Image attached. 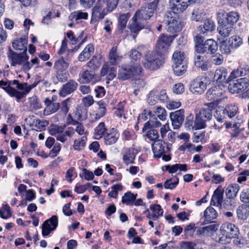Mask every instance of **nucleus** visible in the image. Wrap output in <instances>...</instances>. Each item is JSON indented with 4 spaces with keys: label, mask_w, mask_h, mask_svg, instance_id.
I'll list each match as a JSON object with an SVG mask.
<instances>
[{
    "label": "nucleus",
    "mask_w": 249,
    "mask_h": 249,
    "mask_svg": "<svg viewBox=\"0 0 249 249\" xmlns=\"http://www.w3.org/2000/svg\"><path fill=\"white\" fill-rule=\"evenodd\" d=\"M213 102H210L204 105L198 113L196 115L194 126L195 130L203 129L206 126V122L212 118V110L214 107Z\"/></svg>",
    "instance_id": "1"
},
{
    "label": "nucleus",
    "mask_w": 249,
    "mask_h": 249,
    "mask_svg": "<svg viewBox=\"0 0 249 249\" xmlns=\"http://www.w3.org/2000/svg\"><path fill=\"white\" fill-rule=\"evenodd\" d=\"M164 63L162 55L156 51L147 52L142 61L143 66L147 69L155 70Z\"/></svg>",
    "instance_id": "2"
},
{
    "label": "nucleus",
    "mask_w": 249,
    "mask_h": 249,
    "mask_svg": "<svg viewBox=\"0 0 249 249\" xmlns=\"http://www.w3.org/2000/svg\"><path fill=\"white\" fill-rule=\"evenodd\" d=\"M142 68L140 66L124 65L119 69L118 77L122 80H126L140 74Z\"/></svg>",
    "instance_id": "3"
},
{
    "label": "nucleus",
    "mask_w": 249,
    "mask_h": 249,
    "mask_svg": "<svg viewBox=\"0 0 249 249\" xmlns=\"http://www.w3.org/2000/svg\"><path fill=\"white\" fill-rule=\"evenodd\" d=\"M164 21L166 29L168 32L175 33L181 29V24L179 19L172 16L171 11L167 12L164 17Z\"/></svg>",
    "instance_id": "4"
},
{
    "label": "nucleus",
    "mask_w": 249,
    "mask_h": 249,
    "mask_svg": "<svg viewBox=\"0 0 249 249\" xmlns=\"http://www.w3.org/2000/svg\"><path fill=\"white\" fill-rule=\"evenodd\" d=\"M158 3V0H156L146 3L135 13V15L137 17L141 18L142 20L145 21L148 19L153 15Z\"/></svg>",
    "instance_id": "5"
},
{
    "label": "nucleus",
    "mask_w": 249,
    "mask_h": 249,
    "mask_svg": "<svg viewBox=\"0 0 249 249\" xmlns=\"http://www.w3.org/2000/svg\"><path fill=\"white\" fill-rule=\"evenodd\" d=\"M7 56L10 65L13 67L21 65L24 62L28 61L29 58L26 50L21 53H18L13 51L10 47L9 48Z\"/></svg>",
    "instance_id": "6"
},
{
    "label": "nucleus",
    "mask_w": 249,
    "mask_h": 249,
    "mask_svg": "<svg viewBox=\"0 0 249 249\" xmlns=\"http://www.w3.org/2000/svg\"><path fill=\"white\" fill-rule=\"evenodd\" d=\"M249 86V80L247 78L237 79H231L228 85V89L232 93H240L247 89Z\"/></svg>",
    "instance_id": "7"
},
{
    "label": "nucleus",
    "mask_w": 249,
    "mask_h": 249,
    "mask_svg": "<svg viewBox=\"0 0 249 249\" xmlns=\"http://www.w3.org/2000/svg\"><path fill=\"white\" fill-rule=\"evenodd\" d=\"M196 0H169V7L174 14L183 12L189 4L194 2Z\"/></svg>",
    "instance_id": "8"
},
{
    "label": "nucleus",
    "mask_w": 249,
    "mask_h": 249,
    "mask_svg": "<svg viewBox=\"0 0 249 249\" xmlns=\"http://www.w3.org/2000/svg\"><path fill=\"white\" fill-rule=\"evenodd\" d=\"M219 231L221 235L228 238L236 237L239 234L238 228L234 224L231 223L223 224L220 227Z\"/></svg>",
    "instance_id": "9"
},
{
    "label": "nucleus",
    "mask_w": 249,
    "mask_h": 249,
    "mask_svg": "<svg viewBox=\"0 0 249 249\" xmlns=\"http://www.w3.org/2000/svg\"><path fill=\"white\" fill-rule=\"evenodd\" d=\"M152 151L155 158H160L162 155L170 151L168 145L161 140L154 142Z\"/></svg>",
    "instance_id": "10"
},
{
    "label": "nucleus",
    "mask_w": 249,
    "mask_h": 249,
    "mask_svg": "<svg viewBox=\"0 0 249 249\" xmlns=\"http://www.w3.org/2000/svg\"><path fill=\"white\" fill-rule=\"evenodd\" d=\"M206 78L204 76H199L192 82L191 91L194 93L201 94L206 89Z\"/></svg>",
    "instance_id": "11"
},
{
    "label": "nucleus",
    "mask_w": 249,
    "mask_h": 249,
    "mask_svg": "<svg viewBox=\"0 0 249 249\" xmlns=\"http://www.w3.org/2000/svg\"><path fill=\"white\" fill-rule=\"evenodd\" d=\"M172 41L173 38L171 36H166L163 35L160 36L156 44V52L160 53L162 55V54L169 48Z\"/></svg>",
    "instance_id": "12"
},
{
    "label": "nucleus",
    "mask_w": 249,
    "mask_h": 249,
    "mask_svg": "<svg viewBox=\"0 0 249 249\" xmlns=\"http://www.w3.org/2000/svg\"><path fill=\"white\" fill-rule=\"evenodd\" d=\"M239 13L236 11L224 12L222 13V18L219 16L218 19L233 27L239 20Z\"/></svg>",
    "instance_id": "13"
},
{
    "label": "nucleus",
    "mask_w": 249,
    "mask_h": 249,
    "mask_svg": "<svg viewBox=\"0 0 249 249\" xmlns=\"http://www.w3.org/2000/svg\"><path fill=\"white\" fill-rule=\"evenodd\" d=\"M224 189L221 186H218L214 191L211 200V205L226 208V203L223 200Z\"/></svg>",
    "instance_id": "14"
},
{
    "label": "nucleus",
    "mask_w": 249,
    "mask_h": 249,
    "mask_svg": "<svg viewBox=\"0 0 249 249\" xmlns=\"http://www.w3.org/2000/svg\"><path fill=\"white\" fill-rule=\"evenodd\" d=\"M58 225V218L56 215H53L50 219L46 220L42 226L43 236L48 235L52 231L56 229Z\"/></svg>",
    "instance_id": "15"
},
{
    "label": "nucleus",
    "mask_w": 249,
    "mask_h": 249,
    "mask_svg": "<svg viewBox=\"0 0 249 249\" xmlns=\"http://www.w3.org/2000/svg\"><path fill=\"white\" fill-rule=\"evenodd\" d=\"M217 42L213 39H209L204 43L203 46L197 48V53L213 54L217 51Z\"/></svg>",
    "instance_id": "16"
},
{
    "label": "nucleus",
    "mask_w": 249,
    "mask_h": 249,
    "mask_svg": "<svg viewBox=\"0 0 249 249\" xmlns=\"http://www.w3.org/2000/svg\"><path fill=\"white\" fill-rule=\"evenodd\" d=\"M228 72L227 70L223 67H220L215 71L214 78L216 82L221 84L229 83L231 79L235 78L231 77V74L228 76Z\"/></svg>",
    "instance_id": "17"
},
{
    "label": "nucleus",
    "mask_w": 249,
    "mask_h": 249,
    "mask_svg": "<svg viewBox=\"0 0 249 249\" xmlns=\"http://www.w3.org/2000/svg\"><path fill=\"white\" fill-rule=\"evenodd\" d=\"M184 111L181 109L170 114V117L174 129L179 128L182 125L184 119Z\"/></svg>",
    "instance_id": "18"
},
{
    "label": "nucleus",
    "mask_w": 249,
    "mask_h": 249,
    "mask_svg": "<svg viewBox=\"0 0 249 249\" xmlns=\"http://www.w3.org/2000/svg\"><path fill=\"white\" fill-rule=\"evenodd\" d=\"M144 20H142L135 14L129 21V29L132 33L137 34L144 27Z\"/></svg>",
    "instance_id": "19"
},
{
    "label": "nucleus",
    "mask_w": 249,
    "mask_h": 249,
    "mask_svg": "<svg viewBox=\"0 0 249 249\" xmlns=\"http://www.w3.org/2000/svg\"><path fill=\"white\" fill-rule=\"evenodd\" d=\"M218 227V225L213 224L207 226L198 228L196 231V234L204 236H211L217 230Z\"/></svg>",
    "instance_id": "20"
},
{
    "label": "nucleus",
    "mask_w": 249,
    "mask_h": 249,
    "mask_svg": "<svg viewBox=\"0 0 249 249\" xmlns=\"http://www.w3.org/2000/svg\"><path fill=\"white\" fill-rule=\"evenodd\" d=\"M78 84L75 81L71 80L63 86L59 92V95L62 97H65L74 92Z\"/></svg>",
    "instance_id": "21"
},
{
    "label": "nucleus",
    "mask_w": 249,
    "mask_h": 249,
    "mask_svg": "<svg viewBox=\"0 0 249 249\" xmlns=\"http://www.w3.org/2000/svg\"><path fill=\"white\" fill-rule=\"evenodd\" d=\"M117 68L114 66H110L108 64H105L101 70V75L104 76L107 75V79L112 80L116 76Z\"/></svg>",
    "instance_id": "22"
},
{
    "label": "nucleus",
    "mask_w": 249,
    "mask_h": 249,
    "mask_svg": "<svg viewBox=\"0 0 249 249\" xmlns=\"http://www.w3.org/2000/svg\"><path fill=\"white\" fill-rule=\"evenodd\" d=\"M107 10L102 7L100 4H97L92 9V20L102 19L107 14Z\"/></svg>",
    "instance_id": "23"
},
{
    "label": "nucleus",
    "mask_w": 249,
    "mask_h": 249,
    "mask_svg": "<svg viewBox=\"0 0 249 249\" xmlns=\"http://www.w3.org/2000/svg\"><path fill=\"white\" fill-rule=\"evenodd\" d=\"M122 58L123 56L118 51L117 47L112 48L108 54L109 63L112 65H117L121 62Z\"/></svg>",
    "instance_id": "24"
},
{
    "label": "nucleus",
    "mask_w": 249,
    "mask_h": 249,
    "mask_svg": "<svg viewBox=\"0 0 249 249\" xmlns=\"http://www.w3.org/2000/svg\"><path fill=\"white\" fill-rule=\"evenodd\" d=\"M215 27L214 23L212 20L208 19L205 20L203 24L198 28V31L203 35H206L208 33L213 31Z\"/></svg>",
    "instance_id": "25"
},
{
    "label": "nucleus",
    "mask_w": 249,
    "mask_h": 249,
    "mask_svg": "<svg viewBox=\"0 0 249 249\" xmlns=\"http://www.w3.org/2000/svg\"><path fill=\"white\" fill-rule=\"evenodd\" d=\"M35 86L28 85L26 83H22L21 85H18V89L20 90H24V91L20 92L16 90L17 93L15 94L18 95L15 96V97H16L18 101L25 97L26 94L28 93L31 89Z\"/></svg>",
    "instance_id": "26"
},
{
    "label": "nucleus",
    "mask_w": 249,
    "mask_h": 249,
    "mask_svg": "<svg viewBox=\"0 0 249 249\" xmlns=\"http://www.w3.org/2000/svg\"><path fill=\"white\" fill-rule=\"evenodd\" d=\"M219 26L218 27V31L219 34L223 37H226L228 36L231 32L233 30V27L231 25H229L224 22H222L220 20H218Z\"/></svg>",
    "instance_id": "27"
},
{
    "label": "nucleus",
    "mask_w": 249,
    "mask_h": 249,
    "mask_svg": "<svg viewBox=\"0 0 249 249\" xmlns=\"http://www.w3.org/2000/svg\"><path fill=\"white\" fill-rule=\"evenodd\" d=\"M94 51L93 45L91 44H89L79 55V60L83 62L88 60L93 54Z\"/></svg>",
    "instance_id": "28"
},
{
    "label": "nucleus",
    "mask_w": 249,
    "mask_h": 249,
    "mask_svg": "<svg viewBox=\"0 0 249 249\" xmlns=\"http://www.w3.org/2000/svg\"><path fill=\"white\" fill-rule=\"evenodd\" d=\"M79 76V81L80 83H88L93 79L94 73L93 71L83 70L80 72Z\"/></svg>",
    "instance_id": "29"
},
{
    "label": "nucleus",
    "mask_w": 249,
    "mask_h": 249,
    "mask_svg": "<svg viewBox=\"0 0 249 249\" xmlns=\"http://www.w3.org/2000/svg\"><path fill=\"white\" fill-rule=\"evenodd\" d=\"M119 137V134L114 128L110 130L109 133H107L105 135L104 140L106 144L111 145L115 143Z\"/></svg>",
    "instance_id": "30"
},
{
    "label": "nucleus",
    "mask_w": 249,
    "mask_h": 249,
    "mask_svg": "<svg viewBox=\"0 0 249 249\" xmlns=\"http://www.w3.org/2000/svg\"><path fill=\"white\" fill-rule=\"evenodd\" d=\"M137 150L134 148H131L126 150L125 153L123 156V160L126 164L134 163V160L137 154Z\"/></svg>",
    "instance_id": "31"
},
{
    "label": "nucleus",
    "mask_w": 249,
    "mask_h": 249,
    "mask_svg": "<svg viewBox=\"0 0 249 249\" xmlns=\"http://www.w3.org/2000/svg\"><path fill=\"white\" fill-rule=\"evenodd\" d=\"M249 72V66L245 64H241L236 70L231 72V77L236 78L246 75Z\"/></svg>",
    "instance_id": "32"
},
{
    "label": "nucleus",
    "mask_w": 249,
    "mask_h": 249,
    "mask_svg": "<svg viewBox=\"0 0 249 249\" xmlns=\"http://www.w3.org/2000/svg\"><path fill=\"white\" fill-rule=\"evenodd\" d=\"M69 66V62L68 59H65L61 57L55 61L54 64V68L56 71H67Z\"/></svg>",
    "instance_id": "33"
},
{
    "label": "nucleus",
    "mask_w": 249,
    "mask_h": 249,
    "mask_svg": "<svg viewBox=\"0 0 249 249\" xmlns=\"http://www.w3.org/2000/svg\"><path fill=\"white\" fill-rule=\"evenodd\" d=\"M217 216V212L211 206L208 207L204 212L203 217L205 221L208 222H211L215 219Z\"/></svg>",
    "instance_id": "34"
},
{
    "label": "nucleus",
    "mask_w": 249,
    "mask_h": 249,
    "mask_svg": "<svg viewBox=\"0 0 249 249\" xmlns=\"http://www.w3.org/2000/svg\"><path fill=\"white\" fill-rule=\"evenodd\" d=\"M238 218L242 220H246L249 216V205L242 204L236 210Z\"/></svg>",
    "instance_id": "35"
},
{
    "label": "nucleus",
    "mask_w": 249,
    "mask_h": 249,
    "mask_svg": "<svg viewBox=\"0 0 249 249\" xmlns=\"http://www.w3.org/2000/svg\"><path fill=\"white\" fill-rule=\"evenodd\" d=\"M195 64L196 66L200 68L203 71H207L209 68L208 61L204 56L200 55H197L196 57Z\"/></svg>",
    "instance_id": "36"
},
{
    "label": "nucleus",
    "mask_w": 249,
    "mask_h": 249,
    "mask_svg": "<svg viewBox=\"0 0 249 249\" xmlns=\"http://www.w3.org/2000/svg\"><path fill=\"white\" fill-rule=\"evenodd\" d=\"M221 95V93L220 92L219 88L216 87H213L210 89L206 93L207 98L209 100L212 101V102L218 100V97Z\"/></svg>",
    "instance_id": "37"
},
{
    "label": "nucleus",
    "mask_w": 249,
    "mask_h": 249,
    "mask_svg": "<svg viewBox=\"0 0 249 249\" xmlns=\"http://www.w3.org/2000/svg\"><path fill=\"white\" fill-rule=\"evenodd\" d=\"M172 68L174 73L177 76H180L186 71L187 68V63L186 62H183L178 64L174 63Z\"/></svg>",
    "instance_id": "38"
},
{
    "label": "nucleus",
    "mask_w": 249,
    "mask_h": 249,
    "mask_svg": "<svg viewBox=\"0 0 249 249\" xmlns=\"http://www.w3.org/2000/svg\"><path fill=\"white\" fill-rule=\"evenodd\" d=\"M240 189L238 184H233L229 186L226 190V195L229 199L234 198Z\"/></svg>",
    "instance_id": "39"
},
{
    "label": "nucleus",
    "mask_w": 249,
    "mask_h": 249,
    "mask_svg": "<svg viewBox=\"0 0 249 249\" xmlns=\"http://www.w3.org/2000/svg\"><path fill=\"white\" fill-rule=\"evenodd\" d=\"M49 124V122L47 121H41L39 119H34L32 124L33 129L37 131H41L44 130L46 126Z\"/></svg>",
    "instance_id": "40"
},
{
    "label": "nucleus",
    "mask_w": 249,
    "mask_h": 249,
    "mask_svg": "<svg viewBox=\"0 0 249 249\" xmlns=\"http://www.w3.org/2000/svg\"><path fill=\"white\" fill-rule=\"evenodd\" d=\"M205 13L204 9L201 7H196L192 11L191 19L195 21H199L204 18Z\"/></svg>",
    "instance_id": "41"
},
{
    "label": "nucleus",
    "mask_w": 249,
    "mask_h": 249,
    "mask_svg": "<svg viewBox=\"0 0 249 249\" xmlns=\"http://www.w3.org/2000/svg\"><path fill=\"white\" fill-rule=\"evenodd\" d=\"M0 87L3 89L11 97H15V96L18 95L15 94L17 93L16 89L10 86L9 81H0Z\"/></svg>",
    "instance_id": "42"
},
{
    "label": "nucleus",
    "mask_w": 249,
    "mask_h": 249,
    "mask_svg": "<svg viewBox=\"0 0 249 249\" xmlns=\"http://www.w3.org/2000/svg\"><path fill=\"white\" fill-rule=\"evenodd\" d=\"M88 17V14L87 12H83L80 10L73 12L71 14L69 18L71 20H75L78 21L82 19H87Z\"/></svg>",
    "instance_id": "43"
},
{
    "label": "nucleus",
    "mask_w": 249,
    "mask_h": 249,
    "mask_svg": "<svg viewBox=\"0 0 249 249\" xmlns=\"http://www.w3.org/2000/svg\"><path fill=\"white\" fill-rule=\"evenodd\" d=\"M137 194L134 195L130 192L125 193L122 198V202L127 205H132L136 200Z\"/></svg>",
    "instance_id": "44"
},
{
    "label": "nucleus",
    "mask_w": 249,
    "mask_h": 249,
    "mask_svg": "<svg viewBox=\"0 0 249 249\" xmlns=\"http://www.w3.org/2000/svg\"><path fill=\"white\" fill-rule=\"evenodd\" d=\"M243 43L242 39L238 36H233L228 40L229 45L231 49H236Z\"/></svg>",
    "instance_id": "45"
},
{
    "label": "nucleus",
    "mask_w": 249,
    "mask_h": 249,
    "mask_svg": "<svg viewBox=\"0 0 249 249\" xmlns=\"http://www.w3.org/2000/svg\"><path fill=\"white\" fill-rule=\"evenodd\" d=\"M217 120L219 122H223L225 119L228 117V114L223 107H218L214 115Z\"/></svg>",
    "instance_id": "46"
},
{
    "label": "nucleus",
    "mask_w": 249,
    "mask_h": 249,
    "mask_svg": "<svg viewBox=\"0 0 249 249\" xmlns=\"http://www.w3.org/2000/svg\"><path fill=\"white\" fill-rule=\"evenodd\" d=\"M128 17L126 14L121 15L118 21V30L120 33H123L125 30Z\"/></svg>",
    "instance_id": "47"
},
{
    "label": "nucleus",
    "mask_w": 249,
    "mask_h": 249,
    "mask_svg": "<svg viewBox=\"0 0 249 249\" xmlns=\"http://www.w3.org/2000/svg\"><path fill=\"white\" fill-rule=\"evenodd\" d=\"M87 140L86 136H83L80 139L75 140L73 145L74 149L80 150L83 148L86 145Z\"/></svg>",
    "instance_id": "48"
},
{
    "label": "nucleus",
    "mask_w": 249,
    "mask_h": 249,
    "mask_svg": "<svg viewBox=\"0 0 249 249\" xmlns=\"http://www.w3.org/2000/svg\"><path fill=\"white\" fill-rule=\"evenodd\" d=\"M185 57L184 53L178 51L175 52L172 56L174 64H178L179 63L186 62L185 60Z\"/></svg>",
    "instance_id": "49"
},
{
    "label": "nucleus",
    "mask_w": 249,
    "mask_h": 249,
    "mask_svg": "<svg viewBox=\"0 0 249 249\" xmlns=\"http://www.w3.org/2000/svg\"><path fill=\"white\" fill-rule=\"evenodd\" d=\"M179 179L178 178H174L167 179L164 183L165 189H173L178 184Z\"/></svg>",
    "instance_id": "50"
},
{
    "label": "nucleus",
    "mask_w": 249,
    "mask_h": 249,
    "mask_svg": "<svg viewBox=\"0 0 249 249\" xmlns=\"http://www.w3.org/2000/svg\"><path fill=\"white\" fill-rule=\"evenodd\" d=\"M60 108V104L58 103H53L47 108H45L44 114L49 115L56 112Z\"/></svg>",
    "instance_id": "51"
},
{
    "label": "nucleus",
    "mask_w": 249,
    "mask_h": 249,
    "mask_svg": "<svg viewBox=\"0 0 249 249\" xmlns=\"http://www.w3.org/2000/svg\"><path fill=\"white\" fill-rule=\"evenodd\" d=\"M106 129L105 124L103 122L100 123L95 129V135L97 139L101 138L104 134Z\"/></svg>",
    "instance_id": "52"
},
{
    "label": "nucleus",
    "mask_w": 249,
    "mask_h": 249,
    "mask_svg": "<svg viewBox=\"0 0 249 249\" xmlns=\"http://www.w3.org/2000/svg\"><path fill=\"white\" fill-rule=\"evenodd\" d=\"M205 36L202 34L197 35L194 38V41L195 42L196 51L197 53V48L198 47H202L203 45L204 40L205 39Z\"/></svg>",
    "instance_id": "53"
},
{
    "label": "nucleus",
    "mask_w": 249,
    "mask_h": 249,
    "mask_svg": "<svg viewBox=\"0 0 249 249\" xmlns=\"http://www.w3.org/2000/svg\"><path fill=\"white\" fill-rule=\"evenodd\" d=\"M69 75L67 71H56V77L61 82H64L68 78Z\"/></svg>",
    "instance_id": "54"
},
{
    "label": "nucleus",
    "mask_w": 249,
    "mask_h": 249,
    "mask_svg": "<svg viewBox=\"0 0 249 249\" xmlns=\"http://www.w3.org/2000/svg\"><path fill=\"white\" fill-rule=\"evenodd\" d=\"M30 107L34 109L37 110L41 107V104L38 102L37 98L36 96L30 97L28 99Z\"/></svg>",
    "instance_id": "55"
},
{
    "label": "nucleus",
    "mask_w": 249,
    "mask_h": 249,
    "mask_svg": "<svg viewBox=\"0 0 249 249\" xmlns=\"http://www.w3.org/2000/svg\"><path fill=\"white\" fill-rule=\"evenodd\" d=\"M11 215L10 207L7 205H4L0 209V216L3 219H7Z\"/></svg>",
    "instance_id": "56"
},
{
    "label": "nucleus",
    "mask_w": 249,
    "mask_h": 249,
    "mask_svg": "<svg viewBox=\"0 0 249 249\" xmlns=\"http://www.w3.org/2000/svg\"><path fill=\"white\" fill-rule=\"evenodd\" d=\"M226 111L228 114V118H231L235 115L238 110V108L234 105H230L225 108Z\"/></svg>",
    "instance_id": "57"
},
{
    "label": "nucleus",
    "mask_w": 249,
    "mask_h": 249,
    "mask_svg": "<svg viewBox=\"0 0 249 249\" xmlns=\"http://www.w3.org/2000/svg\"><path fill=\"white\" fill-rule=\"evenodd\" d=\"M146 136L150 140L155 142L159 140L158 139L160 137L158 131L154 129L148 131Z\"/></svg>",
    "instance_id": "58"
},
{
    "label": "nucleus",
    "mask_w": 249,
    "mask_h": 249,
    "mask_svg": "<svg viewBox=\"0 0 249 249\" xmlns=\"http://www.w3.org/2000/svg\"><path fill=\"white\" fill-rule=\"evenodd\" d=\"M223 60L224 58L222 55L219 53L212 55L211 57L212 62L216 65L222 64L223 62Z\"/></svg>",
    "instance_id": "59"
},
{
    "label": "nucleus",
    "mask_w": 249,
    "mask_h": 249,
    "mask_svg": "<svg viewBox=\"0 0 249 249\" xmlns=\"http://www.w3.org/2000/svg\"><path fill=\"white\" fill-rule=\"evenodd\" d=\"M196 228L195 224L191 223L187 225L184 229V233L187 236H192L195 231Z\"/></svg>",
    "instance_id": "60"
},
{
    "label": "nucleus",
    "mask_w": 249,
    "mask_h": 249,
    "mask_svg": "<svg viewBox=\"0 0 249 249\" xmlns=\"http://www.w3.org/2000/svg\"><path fill=\"white\" fill-rule=\"evenodd\" d=\"M156 91L153 90L149 92L147 96V102L149 105L152 106L156 104L157 96H156Z\"/></svg>",
    "instance_id": "61"
},
{
    "label": "nucleus",
    "mask_w": 249,
    "mask_h": 249,
    "mask_svg": "<svg viewBox=\"0 0 249 249\" xmlns=\"http://www.w3.org/2000/svg\"><path fill=\"white\" fill-rule=\"evenodd\" d=\"M156 115L161 121H164L166 118V112L164 108L159 107L156 108L155 112Z\"/></svg>",
    "instance_id": "62"
},
{
    "label": "nucleus",
    "mask_w": 249,
    "mask_h": 249,
    "mask_svg": "<svg viewBox=\"0 0 249 249\" xmlns=\"http://www.w3.org/2000/svg\"><path fill=\"white\" fill-rule=\"evenodd\" d=\"M146 83L143 79L139 78L136 79L133 83V86L136 89L138 90H141L145 86Z\"/></svg>",
    "instance_id": "63"
},
{
    "label": "nucleus",
    "mask_w": 249,
    "mask_h": 249,
    "mask_svg": "<svg viewBox=\"0 0 249 249\" xmlns=\"http://www.w3.org/2000/svg\"><path fill=\"white\" fill-rule=\"evenodd\" d=\"M240 200L244 203H249V190H242L240 195Z\"/></svg>",
    "instance_id": "64"
}]
</instances>
